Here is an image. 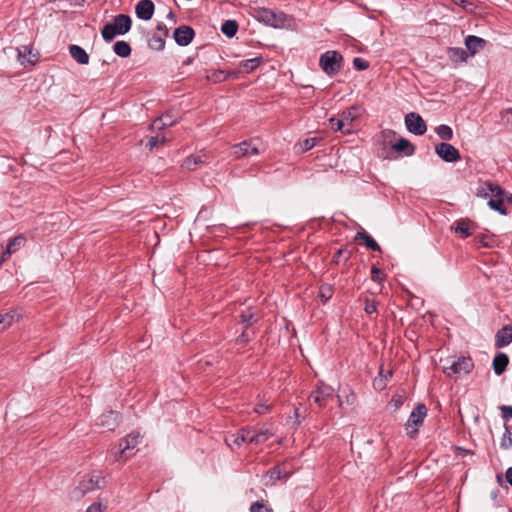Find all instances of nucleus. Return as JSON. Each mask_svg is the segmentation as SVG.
<instances>
[{
    "label": "nucleus",
    "mask_w": 512,
    "mask_h": 512,
    "mask_svg": "<svg viewBox=\"0 0 512 512\" xmlns=\"http://www.w3.org/2000/svg\"><path fill=\"white\" fill-rule=\"evenodd\" d=\"M174 124L175 121L167 122L164 117H158L149 126L151 134L145 136L140 143L150 151L159 145L165 144L171 139V133L167 130V127L173 126Z\"/></svg>",
    "instance_id": "nucleus-1"
},
{
    "label": "nucleus",
    "mask_w": 512,
    "mask_h": 512,
    "mask_svg": "<svg viewBox=\"0 0 512 512\" xmlns=\"http://www.w3.org/2000/svg\"><path fill=\"white\" fill-rule=\"evenodd\" d=\"M132 26L131 17L127 14H118L114 17L113 22L106 23L101 31L105 41H112L117 35L126 34Z\"/></svg>",
    "instance_id": "nucleus-2"
},
{
    "label": "nucleus",
    "mask_w": 512,
    "mask_h": 512,
    "mask_svg": "<svg viewBox=\"0 0 512 512\" xmlns=\"http://www.w3.org/2000/svg\"><path fill=\"white\" fill-rule=\"evenodd\" d=\"M343 56L340 52L329 50L323 53L319 59V66L328 75H336L342 67Z\"/></svg>",
    "instance_id": "nucleus-3"
},
{
    "label": "nucleus",
    "mask_w": 512,
    "mask_h": 512,
    "mask_svg": "<svg viewBox=\"0 0 512 512\" xmlns=\"http://www.w3.org/2000/svg\"><path fill=\"white\" fill-rule=\"evenodd\" d=\"M473 362L469 357H460L455 359H446L443 365V372L451 377L453 375L467 374L473 368Z\"/></svg>",
    "instance_id": "nucleus-4"
},
{
    "label": "nucleus",
    "mask_w": 512,
    "mask_h": 512,
    "mask_svg": "<svg viewBox=\"0 0 512 512\" xmlns=\"http://www.w3.org/2000/svg\"><path fill=\"white\" fill-rule=\"evenodd\" d=\"M140 439L141 436L139 432L130 433L125 439L122 440L118 449L112 451L114 460H127L132 455L130 451L140 443Z\"/></svg>",
    "instance_id": "nucleus-5"
},
{
    "label": "nucleus",
    "mask_w": 512,
    "mask_h": 512,
    "mask_svg": "<svg viewBox=\"0 0 512 512\" xmlns=\"http://www.w3.org/2000/svg\"><path fill=\"white\" fill-rule=\"evenodd\" d=\"M105 483V479L100 475L93 474L85 476L82 481H80L79 485L75 488L73 492L74 497L80 498L88 492L101 489L105 486Z\"/></svg>",
    "instance_id": "nucleus-6"
},
{
    "label": "nucleus",
    "mask_w": 512,
    "mask_h": 512,
    "mask_svg": "<svg viewBox=\"0 0 512 512\" xmlns=\"http://www.w3.org/2000/svg\"><path fill=\"white\" fill-rule=\"evenodd\" d=\"M427 415V408L424 404H418L415 409L411 412L407 422L406 430L407 435L410 438H414L418 433L419 426L422 425Z\"/></svg>",
    "instance_id": "nucleus-7"
},
{
    "label": "nucleus",
    "mask_w": 512,
    "mask_h": 512,
    "mask_svg": "<svg viewBox=\"0 0 512 512\" xmlns=\"http://www.w3.org/2000/svg\"><path fill=\"white\" fill-rule=\"evenodd\" d=\"M355 119L352 109L343 111L339 117H331L329 119V127L334 131H341L344 134L351 132L350 126Z\"/></svg>",
    "instance_id": "nucleus-8"
},
{
    "label": "nucleus",
    "mask_w": 512,
    "mask_h": 512,
    "mask_svg": "<svg viewBox=\"0 0 512 512\" xmlns=\"http://www.w3.org/2000/svg\"><path fill=\"white\" fill-rule=\"evenodd\" d=\"M232 153L236 159L258 155L260 150L254 139L245 140L232 147Z\"/></svg>",
    "instance_id": "nucleus-9"
},
{
    "label": "nucleus",
    "mask_w": 512,
    "mask_h": 512,
    "mask_svg": "<svg viewBox=\"0 0 512 512\" xmlns=\"http://www.w3.org/2000/svg\"><path fill=\"white\" fill-rule=\"evenodd\" d=\"M405 125L408 131L415 135H423L427 130L425 121L415 112H410L405 116Z\"/></svg>",
    "instance_id": "nucleus-10"
},
{
    "label": "nucleus",
    "mask_w": 512,
    "mask_h": 512,
    "mask_svg": "<svg viewBox=\"0 0 512 512\" xmlns=\"http://www.w3.org/2000/svg\"><path fill=\"white\" fill-rule=\"evenodd\" d=\"M435 153L445 162H456L461 159L459 151L451 144L442 142L435 147Z\"/></svg>",
    "instance_id": "nucleus-11"
},
{
    "label": "nucleus",
    "mask_w": 512,
    "mask_h": 512,
    "mask_svg": "<svg viewBox=\"0 0 512 512\" xmlns=\"http://www.w3.org/2000/svg\"><path fill=\"white\" fill-rule=\"evenodd\" d=\"M120 423V415L116 411H107L101 414L97 420L96 425L108 431H113Z\"/></svg>",
    "instance_id": "nucleus-12"
},
{
    "label": "nucleus",
    "mask_w": 512,
    "mask_h": 512,
    "mask_svg": "<svg viewBox=\"0 0 512 512\" xmlns=\"http://www.w3.org/2000/svg\"><path fill=\"white\" fill-rule=\"evenodd\" d=\"M194 35V29L187 25L177 27L173 33L174 40L179 46L189 45L192 42Z\"/></svg>",
    "instance_id": "nucleus-13"
},
{
    "label": "nucleus",
    "mask_w": 512,
    "mask_h": 512,
    "mask_svg": "<svg viewBox=\"0 0 512 512\" xmlns=\"http://www.w3.org/2000/svg\"><path fill=\"white\" fill-rule=\"evenodd\" d=\"M333 388L324 383H320L317 386V389L313 391L310 395V398L319 406L324 407L326 405L327 399L333 396Z\"/></svg>",
    "instance_id": "nucleus-14"
},
{
    "label": "nucleus",
    "mask_w": 512,
    "mask_h": 512,
    "mask_svg": "<svg viewBox=\"0 0 512 512\" xmlns=\"http://www.w3.org/2000/svg\"><path fill=\"white\" fill-rule=\"evenodd\" d=\"M253 429L250 427H245L240 429L237 433L230 435L225 439L226 443L231 446L234 444L236 446H240L243 443H253L252 437Z\"/></svg>",
    "instance_id": "nucleus-15"
},
{
    "label": "nucleus",
    "mask_w": 512,
    "mask_h": 512,
    "mask_svg": "<svg viewBox=\"0 0 512 512\" xmlns=\"http://www.w3.org/2000/svg\"><path fill=\"white\" fill-rule=\"evenodd\" d=\"M24 315L22 308H14L9 312L0 315V332L9 328L13 323L18 322Z\"/></svg>",
    "instance_id": "nucleus-16"
},
{
    "label": "nucleus",
    "mask_w": 512,
    "mask_h": 512,
    "mask_svg": "<svg viewBox=\"0 0 512 512\" xmlns=\"http://www.w3.org/2000/svg\"><path fill=\"white\" fill-rule=\"evenodd\" d=\"M154 3L151 0H140L135 7V13L139 19L150 20L154 14Z\"/></svg>",
    "instance_id": "nucleus-17"
},
{
    "label": "nucleus",
    "mask_w": 512,
    "mask_h": 512,
    "mask_svg": "<svg viewBox=\"0 0 512 512\" xmlns=\"http://www.w3.org/2000/svg\"><path fill=\"white\" fill-rule=\"evenodd\" d=\"M26 243V238L23 235H18L11 239L7 244L6 250L1 256V262L6 261L13 253L18 251Z\"/></svg>",
    "instance_id": "nucleus-18"
},
{
    "label": "nucleus",
    "mask_w": 512,
    "mask_h": 512,
    "mask_svg": "<svg viewBox=\"0 0 512 512\" xmlns=\"http://www.w3.org/2000/svg\"><path fill=\"white\" fill-rule=\"evenodd\" d=\"M512 342V326L505 325L497 331L495 335V346L502 348L509 345Z\"/></svg>",
    "instance_id": "nucleus-19"
},
{
    "label": "nucleus",
    "mask_w": 512,
    "mask_h": 512,
    "mask_svg": "<svg viewBox=\"0 0 512 512\" xmlns=\"http://www.w3.org/2000/svg\"><path fill=\"white\" fill-rule=\"evenodd\" d=\"M18 60L21 64L34 65L38 60V54L33 52V49L27 45L17 48Z\"/></svg>",
    "instance_id": "nucleus-20"
},
{
    "label": "nucleus",
    "mask_w": 512,
    "mask_h": 512,
    "mask_svg": "<svg viewBox=\"0 0 512 512\" xmlns=\"http://www.w3.org/2000/svg\"><path fill=\"white\" fill-rule=\"evenodd\" d=\"M168 34V28L163 27V34L154 33L148 40V46L155 51L163 50L165 47V38Z\"/></svg>",
    "instance_id": "nucleus-21"
},
{
    "label": "nucleus",
    "mask_w": 512,
    "mask_h": 512,
    "mask_svg": "<svg viewBox=\"0 0 512 512\" xmlns=\"http://www.w3.org/2000/svg\"><path fill=\"white\" fill-rule=\"evenodd\" d=\"M70 56L80 65H87L89 63V55L79 45L72 44L69 46Z\"/></svg>",
    "instance_id": "nucleus-22"
},
{
    "label": "nucleus",
    "mask_w": 512,
    "mask_h": 512,
    "mask_svg": "<svg viewBox=\"0 0 512 512\" xmlns=\"http://www.w3.org/2000/svg\"><path fill=\"white\" fill-rule=\"evenodd\" d=\"M465 45L470 54L475 55L479 50L485 47L486 40L474 35H469L465 39Z\"/></svg>",
    "instance_id": "nucleus-23"
},
{
    "label": "nucleus",
    "mask_w": 512,
    "mask_h": 512,
    "mask_svg": "<svg viewBox=\"0 0 512 512\" xmlns=\"http://www.w3.org/2000/svg\"><path fill=\"white\" fill-rule=\"evenodd\" d=\"M509 364V357L505 354V353H502V352H499L495 355L494 359H493V370L495 372L496 375H502L507 366Z\"/></svg>",
    "instance_id": "nucleus-24"
},
{
    "label": "nucleus",
    "mask_w": 512,
    "mask_h": 512,
    "mask_svg": "<svg viewBox=\"0 0 512 512\" xmlns=\"http://www.w3.org/2000/svg\"><path fill=\"white\" fill-rule=\"evenodd\" d=\"M273 435H274V432L268 427H263L259 431H255L253 429V432H252L253 443L254 444L264 443Z\"/></svg>",
    "instance_id": "nucleus-25"
},
{
    "label": "nucleus",
    "mask_w": 512,
    "mask_h": 512,
    "mask_svg": "<svg viewBox=\"0 0 512 512\" xmlns=\"http://www.w3.org/2000/svg\"><path fill=\"white\" fill-rule=\"evenodd\" d=\"M356 239H362L365 242L367 248L375 252H381L379 244L365 231H359L356 234Z\"/></svg>",
    "instance_id": "nucleus-26"
},
{
    "label": "nucleus",
    "mask_w": 512,
    "mask_h": 512,
    "mask_svg": "<svg viewBox=\"0 0 512 512\" xmlns=\"http://www.w3.org/2000/svg\"><path fill=\"white\" fill-rule=\"evenodd\" d=\"M448 56L453 62H465L468 54L465 49L459 47H452L448 50Z\"/></svg>",
    "instance_id": "nucleus-27"
},
{
    "label": "nucleus",
    "mask_w": 512,
    "mask_h": 512,
    "mask_svg": "<svg viewBox=\"0 0 512 512\" xmlns=\"http://www.w3.org/2000/svg\"><path fill=\"white\" fill-rule=\"evenodd\" d=\"M392 148L397 152H406L407 155H411L414 152V147L411 145L410 141L405 138H400L392 145Z\"/></svg>",
    "instance_id": "nucleus-28"
},
{
    "label": "nucleus",
    "mask_w": 512,
    "mask_h": 512,
    "mask_svg": "<svg viewBox=\"0 0 512 512\" xmlns=\"http://www.w3.org/2000/svg\"><path fill=\"white\" fill-rule=\"evenodd\" d=\"M271 12H272V10H270V9L258 7V8L253 9L252 15L259 22L269 25Z\"/></svg>",
    "instance_id": "nucleus-29"
},
{
    "label": "nucleus",
    "mask_w": 512,
    "mask_h": 512,
    "mask_svg": "<svg viewBox=\"0 0 512 512\" xmlns=\"http://www.w3.org/2000/svg\"><path fill=\"white\" fill-rule=\"evenodd\" d=\"M261 61H262L261 57H254L251 59L241 61L239 63V67L245 73H250V72L254 71L260 65Z\"/></svg>",
    "instance_id": "nucleus-30"
},
{
    "label": "nucleus",
    "mask_w": 512,
    "mask_h": 512,
    "mask_svg": "<svg viewBox=\"0 0 512 512\" xmlns=\"http://www.w3.org/2000/svg\"><path fill=\"white\" fill-rule=\"evenodd\" d=\"M236 72H226L224 70H213L207 75V79L215 83L225 81L229 76H236Z\"/></svg>",
    "instance_id": "nucleus-31"
},
{
    "label": "nucleus",
    "mask_w": 512,
    "mask_h": 512,
    "mask_svg": "<svg viewBox=\"0 0 512 512\" xmlns=\"http://www.w3.org/2000/svg\"><path fill=\"white\" fill-rule=\"evenodd\" d=\"M485 185L488 186L490 195H492L493 198H498V199L506 198L508 192L505 191L500 185L493 183L491 181H486Z\"/></svg>",
    "instance_id": "nucleus-32"
},
{
    "label": "nucleus",
    "mask_w": 512,
    "mask_h": 512,
    "mask_svg": "<svg viewBox=\"0 0 512 512\" xmlns=\"http://www.w3.org/2000/svg\"><path fill=\"white\" fill-rule=\"evenodd\" d=\"M113 51L116 55L126 58L131 54V47L125 41H117L113 46Z\"/></svg>",
    "instance_id": "nucleus-33"
},
{
    "label": "nucleus",
    "mask_w": 512,
    "mask_h": 512,
    "mask_svg": "<svg viewBox=\"0 0 512 512\" xmlns=\"http://www.w3.org/2000/svg\"><path fill=\"white\" fill-rule=\"evenodd\" d=\"M455 232L459 233L462 238H468L472 233L470 231V221L458 220L455 226Z\"/></svg>",
    "instance_id": "nucleus-34"
},
{
    "label": "nucleus",
    "mask_w": 512,
    "mask_h": 512,
    "mask_svg": "<svg viewBox=\"0 0 512 512\" xmlns=\"http://www.w3.org/2000/svg\"><path fill=\"white\" fill-rule=\"evenodd\" d=\"M286 20L287 17L283 12L276 13L272 11L269 26H272L274 28H281L285 25Z\"/></svg>",
    "instance_id": "nucleus-35"
},
{
    "label": "nucleus",
    "mask_w": 512,
    "mask_h": 512,
    "mask_svg": "<svg viewBox=\"0 0 512 512\" xmlns=\"http://www.w3.org/2000/svg\"><path fill=\"white\" fill-rule=\"evenodd\" d=\"M238 30V24L235 20H226L221 27V31L227 37H233Z\"/></svg>",
    "instance_id": "nucleus-36"
},
{
    "label": "nucleus",
    "mask_w": 512,
    "mask_h": 512,
    "mask_svg": "<svg viewBox=\"0 0 512 512\" xmlns=\"http://www.w3.org/2000/svg\"><path fill=\"white\" fill-rule=\"evenodd\" d=\"M505 199H498V198H491L488 201V206L497 212H499L501 215H507V209L504 205Z\"/></svg>",
    "instance_id": "nucleus-37"
},
{
    "label": "nucleus",
    "mask_w": 512,
    "mask_h": 512,
    "mask_svg": "<svg viewBox=\"0 0 512 512\" xmlns=\"http://www.w3.org/2000/svg\"><path fill=\"white\" fill-rule=\"evenodd\" d=\"M240 320L242 323L246 324L245 328H248L249 326H251L253 323H255L257 321V317L254 314V312L252 311V309L248 308L241 312Z\"/></svg>",
    "instance_id": "nucleus-38"
},
{
    "label": "nucleus",
    "mask_w": 512,
    "mask_h": 512,
    "mask_svg": "<svg viewBox=\"0 0 512 512\" xmlns=\"http://www.w3.org/2000/svg\"><path fill=\"white\" fill-rule=\"evenodd\" d=\"M436 134L445 141H449L453 137V131L452 128L448 125L442 124L439 125L436 129Z\"/></svg>",
    "instance_id": "nucleus-39"
},
{
    "label": "nucleus",
    "mask_w": 512,
    "mask_h": 512,
    "mask_svg": "<svg viewBox=\"0 0 512 512\" xmlns=\"http://www.w3.org/2000/svg\"><path fill=\"white\" fill-rule=\"evenodd\" d=\"M505 433L503 434L500 447L504 450L509 449L512 446V433L510 432L509 427L505 424Z\"/></svg>",
    "instance_id": "nucleus-40"
},
{
    "label": "nucleus",
    "mask_w": 512,
    "mask_h": 512,
    "mask_svg": "<svg viewBox=\"0 0 512 512\" xmlns=\"http://www.w3.org/2000/svg\"><path fill=\"white\" fill-rule=\"evenodd\" d=\"M199 163H202L201 157L191 155L185 159L183 167L188 170H194Z\"/></svg>",
    "instance_id": "nucleus-41"
},
{
    "label": "nucleus",
    "mask_w": 512,
    "mask_h": 512,
    "mask_svg": "<svg viewBox=\"0 0 512 512\" xmlns=\"http://www.w3.org/2000/svg\"><path fill=\"white\" fill-rule=\"evenodd\" d=\"M271 478L281 479L282 477L288 476V473L284 471L283 465H277L270 470Z\"/></svg>",
    "instance_id": "nucleus-42"
},
{
    "label": "nucleus",
    "mask_w": 512,
    "mask_h": 512,
    "mask_svg": "<svg viewBox=\"0 0 512 512\" xmlns=\"http://www.w3.org/2000/svg\"><path fill=\"white\" fill-rule=\"evenodd\" d=\"M371 279L374 282L381 283L385 280L384 273L376 266H372L371 268Z\"/></svg>",
    "instance_id": "nucleus-43"
},
{
    "label": "nucleus",
    "mask_w": 512,
    "mask_h": 512,
    "mask_svg": "<svg viewBox=\"0 0 512 512\" xmlns=\"http://www.w3.org/2000/svg\"><path fill=\"white\" fill-rule=\"evenodd\" d=\"M250 512H273V510L264 505L262 502L256 501L251 504Z\"/></svg>",
    "instance_id": "nucleus-44"
},
{
    "label": "nucleus",
    "mask_w": 512,
    "mask_h": 512,
    "mask_svg": "<svg viewBox=\"0 0 512 512\" xmlns=\"http://www.w3.org/2000/svg\"><path fill=\"white\" fill-rule=\"evenodd\" d=\"M333 291L332 287L330 285H322L320 287L319 295L324 300L327 301L332 297Z\"/></svg>",
    "instance_id": "nucleus-45"
},
{
    "label": "nucleus",
    "mask_w": 512,
    "mask_h": 512,
    "mask_svg": "<svg viewBox=\"0 0 512 512\" xmlns=\"http://www.w3.org/2000/svg\"><path fill=\"white\" fill-rule=\"evenodd\" d=\"M353 66L356 70L358 71H363V70H366L368 69L369 67V62L366 61L365 59L363 58H360V57H356L353 59Z\"/></svg>",
    "instance_id": "nucleus-46"
},
{
    "label": "nucleus",
    "mask_w": 512,
    "mask_h": 512,
    "mask_svg": "<svg viewBox=\"0 0 512 512\" xmlns=\"http://www.w3.org/2000/svg\"><path fill=\"white\" fill-rule=\"evenodd\" d=\"M364 310L367 314L372 315L377 312V302L366 299Z\"/></svg>",
    "instance_id": "nucleus-47"
},
{
    "label": "nucleus",
    "mask_w": 512,
    "mask_h": 512,
    "mask_svg": "<svg viewBox=\"0 0 512 512\" xmlns=\"http://www.w3.org/2000/svg\"><path fill=\"white\" fill-rule=\"evenodd\" d=\"M501 411V416L505 420L512 419V406L510 405H502L499 407Z\"/></svg>",
    "instance_id": "nucleus-48"
},
{
    "label": "nucleus",
    "mask_w": 512,
    "mask_h": 512,
    "mask_svg": "<svg viewBox=\"0 0 512 512\" xmlns=\"http://www.w3.org/2000/svg\"><path fill=\"white\" fill-rule=\"evenodd\" d=\"M316 143H317V138H315V137L305 139L302 143L303 151H308V150L312 149L316 145Z\"/></svg>",
    "instance_id": "nucleus-49"
},
{
    "label": "nucleus",
    "mask_w": 512,
    "mask_h": 512,
    "mask_svg": "<svg viewBox=\"0 0 512 512\" xmlns=\"http://www.w3.org/2000/svg\"><path fill=\"white\" fill-rule=\"evenodd\" d=\"M490 195V191L488 189V186L485 185V182L483 185L479 186L476 191V196L479 198H487Z\"/></svg>",
    "instance_id": "nucleus-50"
},
{
    "label": "nucleus",
    "mask_w": 512,
    "mask_h": 512,
    "mask_svg": "<svg viewBox=\"0 0 512 512\" xmlns=\"http://www.w3.org/2000/svg\"><path fill=\"white\" fill-rule=\"evenodd\" d=\"M105 510V507L100 503V502H96V503H93L91 504L86 512H104Z\"/></svg>",
    "instance_id": "nucleus-51"
},
{
    "label": "nucleus",
    "mask_w": 512,
    "mask_h": 512,
    "mask_svg": "<svg viewBox=\"0 0 512 512\" xmlns=\"http://www.w3.org/2000/svg\"><path fill=\"white\" fill-rule=\"evenodd\" d=\"M271 408L270 405L268 404H264V403H258L255 408H254V411L257 413V414H265L267 411H269Z\"/></svg>",
    "instance_id": "nucleus-52"
},
{
    "label": "nucleus",
    "mask_w": 512,
    "mask_h": 512,
    "mask_svg": "<svg viewBox=\"0 0 512 512\" xmlns=\"http://www.w3.org/2000/svg\"><path fill=\"white\" fill-rule=\"evenodd\" d=\"M373 385L376 389L383 390L386 387L387 382H385V380L379 376V378L374 379Z\"/></svg>",
    "instance_id": "nucleus-53"
},
{
    "label": "nucleus",
    "mask_w": 512,
    "mask_h": 512,
    "mask_svg": "<svg viewBox=\"0 0 512 512\" xmlns=\"http://www.w3.org/2000/svg\"><path fill=\"white\" fill-rule=\"evenodd\" d=\"M249 340H250V339H249V336H248V334H247L245 331H243V332L239 335V337L237 338V342H238L239 344H242V345H245L246 343H248V342H249Z\"/></svg>",
    "instance_id": "nucleus-54"
},
{
    "label": "nucleus",
    "mask_w": 512,
    "mask_h": 512,
    "mask_svg": "<svg viewBox=\"0 0 512 512\" xmlns=\"http://www.w3.org/2000/svg\"><path fill=\"white\" fill-rule=\"evenodd\" d=\"M379 376L382 377L385 382H387L392 377V370H387L384 372L383 368L380 369Z\"/></svg>",
    "instance_id": "nucleus-55"
},
{
    "label": "nucleus",
    "mask_w": 512,
    "mask_h": 512,
    "mask_svg": "<svg viewBox=\"0 0 512 512\" xmlns=\"http://www.w3.org/2000/svg\"><path fill=\"white\" fill-rule=\"evenodd\" d=\"M391 403H393L395 409H398L403 404V400H402V398L400 396L399 397H393L392 400H391Z\"/></svg>",
    "instance_id": "nucleus-56"
},
{
    "label": "nucleus",
    "mask_w": 512,
    "mask_h": 512,
    "mask_svg": "<svg viewBox=\"0 0 512 512\" xmlns=\"http://www.w3.org/2000/svg\"><path fill=\"white\" fill-rule=\"evenodd\" d=\"M507 482L512 486V467H509L505 474Z\"/></svg>",
    "instance_id": "nucleus-57"
},
{
    "label": "nucleus",
    "mask_w": 512,
    "mask_h": 512,
    "mask_svg": "<svg viewBox=\"0 0 512 512\" xmlns=\"http://www.w3.org/2000/svg\"><path fill=\"white\" fill-rule=\"evenodd\" d=\"M454 4L466 8V6L469 5L470 3L467 0H455Z\"/></svg>",
    "instance_id": "nucleus-58"
},
{
    "label": "nucleus",
    "mask_w": 512,
    "mask_h": 512,
    "mask_svg": "<svg viewBox=\"0 0 512 512\" xmlns=\"http://www.w3.org/2000/svg\"><path fill=\"white\" fill-rule=\"evenodd\" d=\"M343 253H344V250H343V249H339V250L335 253V255H334V257H333V261H334V262H336V263H338V260H337V259H338V257H340Z\"/></svg>",
    "instance_id": "nucleus-59"
},
{
    "label": "nucleus",
    "mask_w": 512,
    "mask_h": 512,
    "mask_svg": "<svg viewBox=\"0 0 512 512\" xmlns=\"http://www.w3.org/2000/svg\"><path fill=\"white\" fill-rule=\"evenodd\" d=\"M163 27H166V26L163 24H158L157 25V31H158L157 33L163 34Z\"/></svg>",
    "instance_id": "nucleus-60"
},
{
    "label": "nucleus",
    "mask_w": 512,
    "mask_h": 512,
    "mask_svg": "<svg viewBox=\"0 0 512 512\" xmlns=\"http://www.w3.org/2000/svg\"><path fill=\"white\" fill-rule=\"evenodd\" d=\"M505 200H506L508 203H511V204H512V194L507 193V196H506Z\"/></svg>",
    "instance_id": "nucleus-61"
},
{
    "label": "nucleus",
    "mask_w": 512,
    "mask_h": 512,
    "mask_svg": "<svg viewBox=\"0 0 512 512\" xmlns=\"http://www.w3.org/2000/svg\"><path fill=\"white\" fill-rule=\"evenodd\" d=\"M161 117H164L167 122L173 121L169 115H162Z\"/></svg>",
    "instance_id": "nucleus-62"
},
{
    "label": "nucleus",
    "mask_w": 512,
    "mask_h": 512,
    "mask_svg": "<svg viewBox=\"0 0 512 512\" xmlns=\"http://www.w3.org/2000/svg\"><path fill=\"white\" fill-rule=\"evenodd\" d=\"M168 17H169V18H171V19H174V17H175V16H174V14H173V12H172V11H170V12L168 13Z\"/></svg>",
    "instance_id": "nucleus-63"
},
{
    "label": "nucleus",
    "mask_w": 512,
    "mask_h": 512,
    "mask_svg": "<svg viewBox=\"0 0 512 512\" xmlns=\"http://www.w3.org/2000/svg\"><path fill=\"white\" fill-rule=\"evenodd\" d=\"M295 416H296L297 418L299 417V409H298V408H296V409H295Z\"/></svg>",
    "instance_id": "nucleus-64"
}]
</instances>
